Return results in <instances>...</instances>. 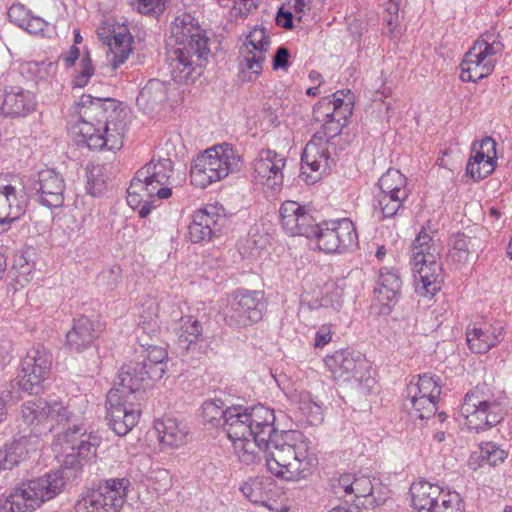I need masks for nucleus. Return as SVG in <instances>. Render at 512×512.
Segmentation results:
<instances>
[{
  "instance_id": "nucleus-1",
  "label": "nucleus",
  "mask_w": 512,
  "mask_h": 512,
  "mask_svg": "<svg viewBox=\"0 0 512 512\" xmlns=\"http://www.w3.org/2000/svg\"><path fill=\"white\" fill-rule=\"evenodd\" d=\"M201 418L207 429L222 428L226 432L245 465L258 463L263 456L272 475L290 481L305 478L317 464L304 435L278 431L274 410L262 404L226 406L220 398L208 399L201 405Z\"/></svg>"
},
{
  "instance_id": "nucleus-2",
  "label": "nucleus",
  "mask_w": 512,
  "mask_h": 512,
  "mask_svg": "<svg viewBox=\"0 0 512 512\" xmlns=\"http://www.w3.org/2000/svg\"><path fill=\"white\" fill-rule=\"evenodd\" d=\"M78 122L73 126L77 143L89 149H120L127 131L126 113L120 102L110 97L83 94L75 104Z\"/></svg>"
},
{
  "instance_id": "nucleus-3",
  "label": "nucleus",
  "mask_w": 512,
  "mask_h": 512,
  "mask_svg": "<svg viewBox=\"0 0 512 512\" xmlns=\"http://www.w3.org/2000/svg\"><path fill=\"white\" fill-rule=\"evenodd\" d=\"M166 61L172 79L194 82L203 73L211 57L210 38L190 13H182L170 23Z\"/></svg>"
},
{
  "instance_id": "nucleus-4",
  "label": "nucleus",
  "mask_w": 512,
  "mask_h": 512,
  "mask_svg": "<svg viewBox=\"0 0 512 512\" xmlns=\"http://www.w3.org/2000/svg\"><path fill=\"white\" fill-rule=\"evenodd\" d=\"M47 414L45 433L53 431L56 425H72L58 438L61 445L62 464L65 468H79L96 456L100 438L92 432L87 433L83 425L77 424V416L68 405L57 400L50 401Z\"/></svg>"
},
{
  "instance_id": "nucleus-5",
  "label": "nucleus",
  "mask_w": 512,
  "mask_h": 512,
  "mask_svg": "<svg viewBox=\"0 0 512 512\" xmlns=\"http://www.w3.org/2000/svg\"><path fill=\"white\" fill-rule=\"evenodd\" d=\"M411 265L415 290L422 296H434L443 282L440 250L424 228L411 244Z\"/></svg>"
},
{
  "instance_id": "nucleus-6",
  "label": "nucleus",
  "mask_w": 512,
  "mask_h": 512,
  "mask_svg": "<svg viewBox=\"0 0 512 512\" xmlns=\"http://www.w3.org/2000/svg\"><path fill=\"white\" fill-rule=\"evenodd\" d=\"M65 485L62 472L52 471L21 483L6 498H0V512H33L58 495Z\"/></svg>"
},
{
  "instance_id": "nucleus-7",
  "label": "nucleus",
  "mask_w": 512,
  "mask_h": 512,
  "mask_svg": "<svg viewBox=\"0 0 512 512\" xmlns=\"http://www.w3.org/2000/svg\"><path fill=\"white\" fill-rule=\"evenodd\" d=\"M347 122L348 118H339L334 115L322 123L321 130L317 131L306 144L301 155V174L306 175V183L313 184L318 179V176L307 174V168L312 172H327L335 164L329 147L335 145L333 140L341 134Z\"/></svg>"
},
{
  "instance_id": "nucleus-8",
  "label": "nucleus",
  "mask_w": 512,
  "mask_h": 512,
  "mask_svg": "<svg viewBox=\"0 0 512 512\" xmlns=\"http://www.w3.org/2000/svg\"><path fill=\"white\" fill-rule=\"evenodd\" d=\"M504 44L495 31H487L480 36L474 45L465 53L460 64V79L463 82H474L489 76L496 64L495 56L501 54Z\"/></svg>"
},
{
  "instance_id": "nucleus-9",
  "label": "nucleus",
  "mask_w": 512,
  "mask_h": 512,
  "mask_svg": "<svg viewBox=\"0 0 512 512\" xmlns=\"http://www.w3.org/2000/svg\"><path fill=\"white\" fill-rule=\"evenodd\" d=\"M158 306L155 303H150L146 310H144L139 317V323L136 330L137 338L139 339L141 347L142 360L146 362L150 379L157 381L163 377L166 372L167 352L164 348L155 344L149 343L145 337L153 340L160 334L159 316L157 313Z\"/></svg>"
},
{
  "instance_id": "nucleus-10",
  "label": "nucleus",
  "mask_w": 512,
  "mask_h": 512,
  "mask_svg": "<svg viewBox=\"0 0 512 512\" xmlns=\"http://www.w3.org/2000/svg\"><path fill=\"white\" fill-rule=\"evenodd\" d=\"M128 477L101 480L88 489L75 504L76 512H119L131 488Z\"/></svg>"
},
{
  "instance_id": "nucleus-11",
  "label": "nucleus",
  "mask_w": 512,
  "mask_h": 512,
  "mask_svg": "<svg viewBox=\"0 0 512 512\" xmlns=\"http://www.w3.org/2000/svg\"><path fill=\"white\" fill-rule=\"evenodd\" d=\"M266 310L263 291L239 288L228 295L224 320L230 327L246 328L258 323Z\"/></svg>"
},
{
  "instance_id": "nucleus-12",
  "label": "nucleus",
  "mask_w": 512,
  "mask_h": 512,
  "mask_svg": "<svg viewBox=\"0 0 512 512\" xmlns=\"http://www.w3.org/2000/svg\"><path fill=\"white\" fill-rule=\"evenodd\" d=\"M377 186L379 192L375 195V208L380 210L382 218L402 215L411 194L406 176L399 170L390 168L379 178Z\"/></svg>"
},
{
  "instance_id": "nucleus-13",
  "label": "nucleus",
  "mask_w": 512,
  "mask_h": 512,
  "mask_svg": "<svg viewBox=\"0 0 512 512\" xmlns=\"http://www.w3.org/2000/svg\"><path fill=\"white\" fill-rule=\"evenodd\" d=\"M461 414L470 430L480 432L498 425L504 419L505 412L501 402L494 398H485L476 388L466 393Z\"/></svg>"
},
{
  "instance_id": "nucleus-14",
  "label": "nucleus",
  "mask_w": 512,
  "mask_h": 512,
  "mask_svg": "<svg viewBox=\"0 0 512 512\" xmlns=\"http://www.w3.org/2000/svg\"><path fill=\"white\" fill-rule=\"evenodd\" d=\"M412 507L417 512H464L461 498L456 492H445L436 483L426 480L414 482L410 487Z\"/></svg>"
},
{
  "instance_id": "nucleus-15",
  "label": "nucleus",
  "mask_w": 512,
  "mask_h": 512,
  "mask_svg": "<svg viewBox=\"0 0 512 512\" xmlns=\"http://www.w3.org/2000/svg\"><path fill=\"white\" fill-rule=\"evenodd\" d=\"M312 238L318 249L327 254H341L358 245L356 228L348 218L319 223Z\"/></svg>"
},
{
  "instance_id": "nucleus-16",
  "label": "nucleus",
  "mask_w": 512,
  "mask_h": 512,
  "mask_svg": "<svg viewBox=\"0 0 512 512\" xmlns=\"http://www.w3.org/2000/svg\"><path fill=\"white\" fill-rule=\"evenodd\" d=\"M324 362L337 381H354L359 385L363 384L368 389L375 383V379L370 376L369 366L363 355L348 348L327 355Z\"/></svg>"
},
{
  "instance_id": "nucleus-17",
  "label": "nucleus",
  "mask_w": 512,
  "mask_h": 512,
  "mask_svg": "<svg viewBox=\"0 0 512 512\" xmlns=\"http://www.w3.org/2000/svg\"><path fill=\"white\" fill-rule=\"evenodd\" d=\"M52 365L51 354L42 346L32 348L19 364L17 384L28 394H39Z\"/></svg>"
},
{
  "instance_id": "nucleus-18",
  "label": "nucleus",
  "mask_w": 512,
  "mask_h": 512,
  "mask_svg": "<svg viewBox=\"0 0 512 512\" xmlns=\"http://www.w3.org/2000/svg\"><path fill=\"white\" fill-rule=\"evenodd\" d=\"M20 75L16 71L7 72L0 77V114L10 118H25L33 113L37 106L35 94L18 85L9 83Z\"/></svg>"
},
{
  "instance_id": "nucleus-19",
  "label": "nucleus",
  "mask_w": 512,
  "mask_h": 512,
  "mask_svg": "<svg viewBox=\"0 0 512 512\" xmlns=\"http://www.w3.org/2000/svg\"><path fill=\"white\" fill-rule=\"evenodd\" d=\"M173 173V162L171 159H152L136 172L132 189L152 188L151 192L157 199H167L172 195V187L174 186Z\"/></svg>"
},
{
  "instance_id": "nucleus-20",
  "label": "nucleus",
  "mask_w": 512,
  "mask_h": 512,
  "mask_svg": "<svg viewBox=\"0 0 512 512\" xmlns=\"http://www.w3.org/2000/svg\"><path fill=\"white\" fill-rule=\"evenodd\" d=\"M228 225L225 208L221 204H208L192 215L188 238L192 243L208 242L221 235Z\"/></svg>"
},
{
  "instance_id": "nucleus-21",
  "label": "nucleus",
  "mask_w": 512,
  "mask_h": 512,
  "mask_svg": "<svg viewBox=\"0 0 512 512\" xmlns=\"http://www.w3.org/2000/svg\"><path fill=\"white\" fill-rule=\"evenodd\" d=\"M109 391L106 396V416L108 426L118 436H125L138 423L142 412V403L124 398Z\"/></svg>"
},
{
  "instance_id": "nucleus-22",
  "label": "nucleus",
  "mask_w": 512,
  "mask_h": 512,
  "mask_svg": "<svg viewBox=\"0 0 512 512\" xmlns=\"http://www.w3.org/2000/svg\"><path fill=\"white\" fill-rule=\"evenodd\" d=\"M146 362L130 361L124 364L118 372V382L109 391H117L116 394L124 398L142 403L145 398V384L150 379Z\"/></svg>"
},
{
  "instance_id": "nucleus-23",
  "label": "nucleus",
  "mask_w": 512,
  "mask_h": 512,
  "mask_svg": "<svg viewBox=\"0 0 512 512\" xmlns=\"http://www.w3.org/2000/svg\"><path fill=\"white\" fill-rule=\"evenodd\" d=\"M286 158L275 150L261 149L254 160V174L262 185L278 190L283 185Z\"/></svg>"
},
{
  "instance_id": "nucleus-24",
  "label": "nucleus",
  "mask_w": 512,
  "mask_h": 512,
  "mask_svg": "<svg viewBox=\"0 0 512 512\" xmlns=\"http://www.w3.org/2000/svg\"><path fill=\"white\" fill-rule=\"evenodd\" d=\"M65 182L63 177L52 169L41 170L29 191L38 196L41 205L59 208L64 203Z\"/></svg>"
},
{
  "instance_id": "nucleus-25",
  "label": "nucleus",
  "mask_w": 512,
  "mask_h": 512,
  "mask_svg": "<svg viewBox=\"0 0 512 512\" xmlns=\"http://www.w3.org/2000/svg\"><path fill=\"white\" fill-rule=\"evenodd\" d=\"M496 141L489 136H485L479 143L472 145L473 154L468 160L466 174L474 181H480L493 173L496 167L497 153Z\"/></svg>"
},
{
  "instance_id": "nucleus-26",
  "label": "nucleus",
  "mask_w": 512,
  "mask_h": 512,
  "mask_svg": "<svg viewBox=\"0 0 512 512\" xmlns=\"http://www.w3.org/2000/svg\"><path fill=\"white\" fill-rule=\"evenodd\" d=\"M102 332V325L86 315L73 320L72 328L66 333V347L69 351L81 353L90 348Z\"/></svg>"
},
{
  "instance_id": "nucleus-27",
  "label": "nucleus",
  "mask_w": 512,
  "mask_h": 512,
  "mask_svg": "<svg viewBox=\"0 0 512 512\" xmlns=\"http://www.w3.org/2000/svg\"><path fill=\"white\" fill-rule=\"evenodd\" d=\"M171 317L178 324L176 328L178 341L182 347L187 349L192 343L201 339L204 324L208 320L206 313L200 314L198 310L187 308V313L184 314L179 308L172 311Z\"/></svg>"
},
{
  "instance_id": "nucleus-28",
  "label": "nucleus",
  "mask_w": 512,
  "mask_h": 512,
  "mask_svg": "<svg viewBox=\"0 0 512 512\" xmlns=\"http://www.w3.org/2000/svg\"><path fill=\"white\" fill-rule=\"evenodd\" d=\"M246 38L247 43H258L260 47V55L244 56L239 63L243 74L242 80L246 82H254L263 69L266 53L270 46V37L264 27L256 26L252 31H250Z\"/></svg>"
},
{
  "instance_id": "nucleus-29",
  "label": "nucleus",
  "mask_w": 512,
  "mask_h": 512,
  "mask_svg": "<svg viewBox=\"0 0 512 512\" xmlns=\"http://www.w3.org/2000/svg\"><path fill=\"white\" fill-rule=\"evenodd\" d=\"M202 154L215 172V178L223 179L239 169L240 156L229 143L206 149Z\"/></svg>"
},
{
  "instance_id": "nucleus-30",
  "label": "nucleus",
  "mask_w": 512,
  "mask_h": 512,
  "mask_svg": "<svg viewBox=\"0 0 512 512\" xmlns=\"http://www.w3.org/2000/svg\"><path fill=\"white\" fill-rule=\"evenodd\" d=\"M104 43L108 46L107 61L112 70L118 69L133 51V37L126 26H119L118 29L109 31L105 36Z\"/></svg>"
},
{
  "instance_id": "nucleus-31",
  "label": "nucleus",
  "mask_w": 512,
  "mask_h": 512,
  "mask_svg": "<svg viewBox=\"0 0 512 512\" xmlns=\"http://www.w3.org/2000/svg\"><path fill=\"white\" fill-rule=\"evenodd\" d=\"M402 284V277L397 269L382 267L379 270L377 286L374 289V293L383 305L391 307L395 305L400 298Z\"/></svg>"
},
{
  "instance_id": "nucleus-32",
  "label": "nucleus",
  "mask_w": 512,
  "mask_h": 512,
  "mask_svg": "<svg viewBox=\"0 0 512 512\" xmlns=\"http://www.w3.org/2000/svg\"><path fill=\"white\" fill-rule=\"evenodd\" d=\"M7 14L11 23L22 28L29 34L45 37L52 26L45 19L34 15L20 2L13 3L9 7Z\"/></svg>"
},
{
  "instance_id": "nucleus-33",
  "label": "nucleus",
  "mask_w": 512,
  "mask_h": 512,
  "mask_svg": "<svg viewBox=\"0 0 512 512\" xmlns=\"http://www.w3.org/2000/svg\"><path fill=\"white\" fill-rule=\"evenodd\" d=\"M168 98L167 86L159 79H150L139 91L137 106L148 115L158 112Z\"/></svg>"
},
{
  "instance_id": "nucleus-34",
  "label": "nucleus",
  "mask_w": 512,
  "mask_h": 512,
  "mask_svg": "<svg viewBox=\"0 0 512 512\" xmlns=\"http://www.w3.org/2000/svg\"><path fill=\"white\" fill-rule=\"evenodd\" d=\"M154 428L158 433L162 447L176 449L186 443L188 430L185 424L173 417L156 420Z\"/></svg>"
},
{
  "instance_id": "nucleus-35",
  "label": "nucleus",
  "mask_w": 512,
  "mask_h": 512,
  "mask_svg": "<svg viewBox=\"0 0 512 512\" xmlns=\"http://www.w3.org/2000/svg\"><path fill=\"white\" fill-rule=\"evenodd\" d=\"M503 328L501 326H489L483 328H468L466 332L469 349L473 353L483 354L488 352L500 342Z\"/></svg>"
},
{
  "instance_id": "nucleus-36",
  "label": "nucleus",
  "mask_w": 512,
  "mask_h": 512,
  "mask_svg": "<svg viewBox=\"0 0 512 512\" xmlns=\"http://www.w3.org/2000/svg\"><path fill=\"white\" fill-rule=\"evenodd\" d=\"M508 457V452L495 442H481L478 450L472 452L468 460L470 468L476 470L484 465L492 467L502 464Z\"/></svg>"
},
{
  "instance_id": "nucleus-37",
  "label": "nucleus",
  "mask_w": 512,
  "mask_h": 512,
  "mask_svg": "<svg viewBox=\"0 0 512 512\" xmlns=\"http://www.w3.org/2000/svg\"><path fill=\"white\" fill-rule=\"evenodd\" d=\"M48 408L49 402L43 399L26 401L21 407L23 421L33 427L37 433H45Z\"/></svg>"
},
{
  "instance_id": "nucleus-38",
  "label": "nucleus",
  "mask_w": 512,
  "mask_h": 512,
  "mask_svg": "<svg viewBox=\"0 0 512 512\" xmlns=\"http://www.w3.org/2000/svg\"><path fill=\"white\" fill-rule=\"evenodd\" d=\"M441 385L439 383V377H435L428 374H423L415 377L410 381L406 387L405 397H425L430 399L439 400L441 394Z\"/></svg>"
},
{
  "instance_id": "nucleus-39",
  "label": "nucleus",
  "mask_w": 512,
  "mask_h": 512,
  "mask_svg": "<svg viewBox=\"0 0 512 512\" xmlns=\"http://www.w3.org/2000/svg\"><path fill=\"white\" fill-rule=\"evenodd\" d=\"M3 193L6 196L7 204L13 217V223L24 216L27 207L25 185L21 180L14 183L1 184Z\"/></svg>"
},
{
  "instance_id": "nucleus-40",
  "label": "nucleus",
  "mask_w": 512,
  "mask_h": 512,
  "mask_svg": "<svg viewBox=\"0 0 512 512\" xmlns=\"http://www.w3.org/2000/svg\"><path fill=\"white\" fill-rule=\"evenodd\" d=\"M86 189L93 197L101 196L107 189L108 172L105 165L88 164L86 167Z\"/></svg>"
},
{
  "instance_id": "nucleus-41",
  "label": "nucleus",
  "mask_w": 512,
  "mask_h": 512,
  "mask_svg": "<svg viewBox=\"0 0 512 512\" xmlns=\"http://www.w3.org/2000/svg\"><path fill=\"white\" fill-rule=\"evenodd\" d=\"M401 4L402 0H388L384 4V32L392 38H398L402 34L401 22L403 16L399 13Z\"/></svg>"
},
{
  "instance_id": "nucleus-42",
  "label": "nucleus",
  "mask_w": 512,
  "mask_h": 512,
  "mask_svg": "<svg viewBox=\"0 0 512 512\" xmlns=\"http://www.w3.org/2000/svg\"><path fill=\"white\" fill-rule=\"evenodd\" d=\"M27 453L26 441L23 439L6 443L0 449V470L12 469L26 458Z\"/></svg>"
},
{
  "instance_id": "nucleus-43",
  "label": "nucleus",
  "mask_w": 512,
  "mask_h": 512,
  "mask_svg": "<svg viewBox=\"0 0 512 512\" xmlns=\"http://www.w3.org/2000/svg\"><path fill=\"white\" fill-rule=\"evenodd\" d=\"M190 178L191 183L200 188H206L210 184L221 180L220 178H215V172L212 171L210 164L207 163V159L203 154L198 155L193 160Z\"/></svg>"
},
{
  "instance_id": "nucleus-44",
  "label": "nucleus",
  "mask_w": 512,
  "mask_h": 512,
  "mask_svg": "<svg viewBox=\"0 0 512 512\" xmlns=\"http://www.w3.org/2000/svg\"><path fill=\"white\" fill-rule=\"evenodd\" d=\"M477 242V238L469 237L461 232L452 235L450 256L453 261L458 263L467 262L470 254L476 251Z\"/></svg>"
},
{
  "instance_id": "nucleus-45",
  "label": "nucleus",
  "mask_w": 512,
  "mask_h": 512,
  "mask_svg": "<svg viewBox=\"0 0 512 512\" xmlns=\"http://www.w3.org/2000/svg\"><path fill=\"white\" fill-rule=\"evenodd\" d=\"M300 211H303V205L292 200H286L280 206V223L283 230L290 236L298 232L297 218Z\"/></svg>"
},
{
  "instance_id": "nucleus-46",
  "label": "nucleus",
  "mask_w": 512,
  "mask_h": 512,
  "mask_svg": "<svg viewBox=\"0 0 512 512\" xmlns=\"http://www.w3.org/2000/svg\"><path fill=\"white\" fill-rule=\"evenodd\" d=\"M267 483H270L269 478H251L241 485L240 490L252 503L264 504L269 499L268 491L266 490Z\"/></svg>"
},
{
  "instance_id": "nucleus-47",
  "label": "nucleus",
  "mask_w": 512,
  "mask_h": 512,
  "mask_svg": "<svg viewBox=\"0 0 512 512\" xmlns=\"http://www.w3.org/2000/svg\"><path fill=\"white\" fill-rule=\"evenodd\" d=\"M437 399H430L425 397L416 396L406 397L404 407L412 410L414 415L420 419H429L435 415L437 411Z\"/></svg>"
},
{
  "instance_id": "nucleus-48",
  "label": "nucleus",
  "mask_w": 512,
  "mask_h": 512,
  "mask_svg": "<svg viewBox=\"0 0 512 512\" xmlns=\"http://www.w3.org/2000/svg\"><path fill=\"white\" fill-rule=\"evenodd\" d=\"M344 302V288L338 282H327L323 288V294L319 301L320 307L331 308L339 311Z\"/></svg>"
},
{
  "instance_id": "nucleus-49",
  "label": "nucleus",
  "mask_w": 512,
  "mask_h": 512,
  "mask_svg": "<svg viewBox=\"0 0 512 512\" xmlns=\"http://www.w3.org/2000/svg\"><path fill=\"white\" fill-rule=\"evenodd\" d=\"M297 404L298 409L311 425H316L323 420L322 407L318 402L312 399L310 393H300Z\"/></svg>"
},
{
  "instance_id": "nucleus-50",
  "label": "nucleus",
  "mask_w": 512,
  "mask_h": 512,
  "mask_svg": "<svg viewBox=\"0 0 512 512\" xmlns=\"http://www.w3.org/2000/svg\"><path fill=\"white\" fill-rule=\"evenodd\" d=\"M331 105H333L334 115L339 118H349L352 115L353 109V94L350 90L344 94V90H339L333 93L330 97Z\"/></svg>"
},
{
  "instance_id": "nucleus-51",
  "label": "nucleus",
  "mask_w": 512,
  "mask_h": 512,
  "mask_svg": "<svg viewBox=\"0 0 512 512\" xmlns=\"http://www.w3.org/2000/svg\"><path fill=\"white\" fill-rule=\"evenodd\" d=\"M94 71L90 52L87 50L81 56L80 71L72 79L73 87L83 88L86 86L90 78L93 76Z\"/></svg>"
},
{
  "instance_id": "nucleus-52",
  "label": "nucleus",
  "mask_w": 512,
  "mask_h": 512,
  "mask_svg": "<svg viewBox=\"0 0 512 512\" xmlns=\"http://www.w3.org/2000/svg\"><path fill=\"white\" fill-rule=\"evenodd\" d=\"M168 0H131L132 6L141 14L157 17L161 15Z\"/></svg>"
},
{
  "instance_id": "nucleus-53",
  "label": "nucleus",
  "mask_w": 512,
  "mask_h": 512,
  "mask_svg": "<svg viewBox=\"0 0 512 512\" xmlns=\"http://www.w3.org/2000/svg\"><path fill=\"white\" fill-rule=\"evenodd\" d=\"M297 224L299 228L298 232H294V236H304L306 238H312L318 225L305 206L298 215Z\"/></svg>"
},
{
  "instance_id": "nucleus-54",
  "label": "nucleus",
  "mask_w": 512,
  "mask_h": 512,
  "mask_svg": "<svg viewBox=\"0 0 512 512\" xmlns=\"http://www.w3.org/2000/svg\"><path fill=\"white\" fill-rule=\"evenodd\" d=\"M330 97L321 98L313 107V120L316 122H325L334 116Z\"/></svg>"
},
{
  "instance_id": "nucleus-55",
  "label": "nucleus",
  "mask_w": 512,
  "mask_h": 512,
  "mask_svg": "<svg viewBox=\"0 0 512 512\" xmlns=\"http://www.w3.org/2000/svg\"><path fill=\"white\" fill-rule=\"evenodd\" d=\"M133 184H134V178L131 180V183H130V186L129 188L127 189V203L132 207V208H139V206L141 205L142 201L145 199V198H153V197H156L152 192V188H147V187H143L142 189L140 190H134L132 189L133 188Z\"/></svg>"
},
{
  "instance_id": "nucleus-56",
  "label": "nucleus",
  "mask_w": 512,
  "mask_h": 512,
  "mask_svg": "<svg viewBox=\"0 0 512 512\" xmlns=\"http://www.w3.org/2000/svg\"><path fill=\"white\" fill-rule=\"evenodd\" d=\"M373 493V485L368 476L355 477L352 494L355 497H368Z\"/></svg>"
},
{
  "instance_id": "nucleus-57",
  "label": "nucleus",
  "mask_w": 512,
  "mask_h": 512,
  "mask_svg": "<svg viewBox=\"0 0 512 512\" xmlns=\"http://www.w3.org/2000/svg\"><path fill=\"white\" fill-rule=\"evenodd\" d=\"M150 480L158 483V486L155 487L158 491H166L171 487V476L167 469L158 468L151 472Z\"/></svg>"
},
{
  "instance_id": "nucleus-58",
  "label": "nucleus",
  "mask_w": 512,
  "mask_h": 512,
  "mask_svg": "<svg viewBox=\"0 0 512 512\" xmlns=\"http://www.w3.org/2000/svg\"><path fill=\"white\" fill-rule=\"evenodd\" d=\"M290 52L285 46H280L273 56V69H286L289 65Z\"/></svg>"
},
{
  "instance_id": "nucleus-59",
  "label": "nucleus",
  "mask_w": 512,
  "mask_h": 512,
  "mask_svg": "<svg viewBox=\"0 0 512 512\" xmlns=\"http://www.w3.org/2000/svg\"><path fill=\"white\" fill-rule=\"evenodd\" d=\"M332 339L331 328L328 325H322L315 334L314 346L322 348Z\"/></svg>"
},
{
  "instance_id": "nucleus-60",
  "label": "nucleus",
  "mask_w": 512,
  "mask_h": 512,
  "mask_svg": "<svg viewBox=\"0 0 512 512\" xmlns=\"http://www.w3.org/2000/svg\"><path fill=\"white\" fill-rule=\"evenodd\" d=\"M80 57V49L73 44L70 49L60 54L59 59L63 61L67 68L75 65L76 61Z\"/></svg>"
},
{
  "instance_id": "nucleus-61",
  "label": "nucleus",
  "mask_w": 512,
  "mask_h": 512,
  "mask_svg": "<svg viewBox=\"0 0 512 512\" xmlns=\"http://www.w3.org/2000/svg\"><path fill=\"white\" fill-rule=\"evenodd\" d=\"M276 24L284 29L290 30L293 28V14L283 7L279 9L276 15Z\"/></svg>"
},
{
  "instance_id": "nucleus-62",
  "label": "nucleus",
  "mask_w": 512,
  "mask_h": 512,
  "mask_svg": "<svg viewBox=\"0 0 512 512\" xmlns=\"http://www.w3.org/2000/svg\"><path fill=\"white\" fill-rule=\"evenodd\" d=\"M160 199H157V197H153V198H145L141 205L139 206V216L141 218H146L152 211V209L156 208L158 206V204L156 202H158Z\"/></svg>"
},
{
  "instance_id": "nucleus-63",
  "label": "nucleus",
  "mask_w": 512,
  "mask_h": 512,
  "mask_svg": "<svg viewBox=\"0 0 512 512\" xmlns=\"http://www.w3.org/2000/svg\"><path fill=\"white\" fill-rule=\"evenodd\" d=\"M355 476L344 474L337 480L339 488H342L346 495L352 494Z\"/></svg>"
},
{
  "instance_id": "nucleus-64",
  "label": "nucleus",
  "mask_w": 512,
  "mask_h": 512,
  "mask_svg": "<svg viewBox=\"0 0 512 512\" xmlns=\"http://www.w3.org/2000/svg\"><path fill=\"white\" fill-rule=\"evenodd\" d=\"M365 29L366 28H365L363 22L358 19H354L349 24V31H350L352 37L358 41L361 39Z\"/></svg>"
}]
</instances>
